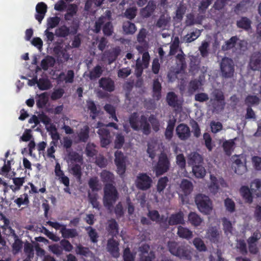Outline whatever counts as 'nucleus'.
I'll return each mask as SVG.
<instances>
[{
  "instance_id": "nucleus-1",
  "label": "nucleus",
  "mask_w": 261,
  "mask_h": 261,
  "mask_svg": "<svg viewBox=\"0 0 261 261\" xmlns=\"http://www.w3.org/2000/svg\"><path fill=\"white\" fill-rule=\"evenodd\" d=\"M149 120L144 115L139 118L137 112H134L129 117V123L131 127L135 130H141L143 134L148 135L151 133V127Z\"/></svg>"
},
{
  "instance_id": "nucleus-2",
  "label": "nucleus",
  "mask_w": 261,
  "mask_h": 261,
  "mask_svg": "<svg viewBox=\"0 0 261 261\" xmlns=\"http://www.w3.org/2000/svg\"><path fill=\"white\" fill-rule=\"evenodd\" d=\"M119 198V193L112 183L105 184L103 188V203L109 211H111L114 204Z\"/></svg>"
},
{
  "instance_id": "nucleus-3",
  "label": "nucleus",
  "mask_w": 261,
  "mask_h": 261,
  "mask_svg": "<svg viewBox=\"0 0 261 261\" xmlns=\"http://www.w3.org/2000/svg\"><path fill=\"white\" fill-rule=\"evenodd\" d=\"M240 191L246 201L249 203H252V195L257 197H261V180L258 179L254 180L251 184L250 189L247 187H243Z\"/></svg>"
},
{
  "instance_id": "nucleus-4",
  "label": "nucleus",
  "mask_w": 261,
  "mask_h": 261,
  "mask_svg": "<svg viewBox=\"0 0 261 261\" xmlns=\"http://www.w3.org/2000/svg\"><path fill=\"white\" fill-rule=\"evenodd\" d=\"M195 202L198 209L206 215L212 211V203L209 197L202 194H198L195 197Z\"/></svg>"
},
{
  "instance_id": "nucleus-5",
  "label": "nucleus",
  "mask_w": 261,
  "mask_h": 261,
  "mask_svg": "<svg viewBox=\"0 0 261 261\" xmlns=\"http://www.w3.org/2000/svg\"><path fill=\"white\" fill-rule=\"evenodd\" d=\"M222 77L228 79L233 76L234 64L233 61L228 57L222 58L220 64Z\"/></svg>"
},
{
  "instance_id": "nucleus-6",
  "label": "nucleus",
  "mask_w": 261,
  "mask_h": 261,
  "mask_svg": "<svg viewBox=\"0 0 261 261\" xmlns=\"http://www.w3.org/2000/svg\"><path fill=\"white\" fill-rule=\"evenodd\" d=\"M114 162L117 167V171L121 176H123L126 171V157L121 151H115Z\"/></svg>"
},
{
  "instance_id": "nucleus-7",
  "label": "nucleus",
  "mask_w": 261,
  "mask_h": 261,
  "mask_svg": "<svg viewBox=\"0 0 261 261\" xmlns=\"http://www.w3.org/2000/svg\"><path fill=\"white\" fill-rule=\"evenodd\" d=\"M152 180L146 173H139L137 177L136 185L141 190L145 191L149 189L152 185Z\"/></svg>"
},
{
  "instance_id": "nucleus-8",
  "label": "nucleus",
  "mask_w": 261,
  "mask_h": 261,
  "mask_svg": "<svg viewBox=\"0 0 261 261\" xmlns=\"http://www.w3.org/2000/svg\"><path fill=\"white\" fill-rule=\"evenodd\" d=\"M119 242L114 238H111L108 239L107 244L108 252L114 258H117L120 256Z\"/></svg>"
},
{
  "instance_id": "nucleus-9",
  "label": "nucleus",
  "mask_w": 261,
  "mask_h": 261,
  "mask_svg": "<svg viewBox=\"0 0 261 261\" xmlns=\"http://www.w3.org/2000/svg\"><path fill=\"white\" fill-rule=\"evenodd\" d=\"M99 87L105 91L112 92L115 90L114 81L109 77H101L98 81Z\"/></svg>"
},
{
  "instance_id": "nucleus-10",
  "label": "nucleus",
  "mask_w": 261,
  "mask_h": 261,
  "mask_svg": "<svg viewBox=\"0 0 261 261\" xmlns=\"http://www.w3.org/2000/svg\"><path fill=\"white\" fill-rule=\"evenodd\" d=\"M176 133L178 137L182 141L188 140L191 135L189 127L184 123H181L176 127Z\"/></svg>"
},
{
  "instance_id": "nucleus-11",
  "label": "nucleus",
  "mask_w": 261,
  "mask_h": 261,
  "mask_svg": "<svg viewBox=\"0 0 261 261\" xmlns=\"http://www.w3.org/2000/svg\"><path fill=\"white\" fill-rule=\"evenodd\" d=\"M97 133L99 136L101 146L106 147L111 143L110 132L107 128H99Z\"/></svg>"
},
{
  "instance_id": "nucleus-12",
  "label": "nucleus",
  "mask_w": 261,
  "mask_h": 261,
  "mask_svg": "<svg viewBox=\"0 0 261 261\" xmlns=\"http://www.w3.org/2000/svg\"><path fill=\"white\" fill-rule=\"evenodd\" d=\"M261 65V53H253L250 58L249 67L253 71L258 70Z\"/></svg>"
},
{
  "instance_id": "nucleus-13",
  "label": "nucleus",
  "mask_w": 261,
  "mask_h": 261,
  "mask_svg": "<svg viewBox=\"0 0 261 261\" xmlns=\"http://www.w3.org/2000/svg\"><path fill=\"white\" fill-rule=\"evenodd\" d=\"M106 230L111 238L117 237L119 234V225L115 219L112 218L108 221Z\"/></svg>"
},
{
  "instance_id": "nucleus-14",
  "label": "nucleus",
  "mask_w": 261,
  "mask_h": 261,
  "mask_svg": "<svg viewBox=\"0 0 261 261\" xmlns=\"http://www.w3.org/2000/svg\"><path fill=\"white\" fill-rule=\"evenodd\" d=\"M47 6L44 2L38 3L36 6L35 18L40 23L47 12Z\"/></svg>"
},
{
  "instance_id": "nucleus-15",
  "label": "nucleus",
  "mask_w": 261,
  "mask_h": 261,
  "mask_svg": "<svg viewBox=\"0 0 261 261\" xmlns=\"http://www.w3.org/2000/svg\"><path fill=\"white\" fill-rule=\"evenodd\" d=\"M156 3L153 1L148 2L147 6L140 11V15L143 18L150 17L156 9Z\"/></svg>"
},
{
  "instance_id": "nucleus-16",
  "label": "nucleus",
  "mask_w": 261,
  "mask_h": 261,
  "mask_svg": "<svg viewBox=\"0 0 261 261\" xmlns=\"http://www.w3.org/2000/svg\"><path fill=\"white\" fill-rule=\"evenodd\" d=\"M166 101L170 107H172L175 110L179 109L181 108L177 96L173 92H170L167 93Z\"/></svg>"
},
{
  "instance_id": "nucleus-17",
  "label": "nucleus",
  "mask_w": 261,
  "mask_h": 261,
  "mask_svg": "<svg viewBox=\"0 0 261 261\" xmlns=\"http://www.w3.org/2000/svg\"><path fill=\"white\" fill-rule=\"evenodd\" d=\"M191 251L184 245L179 246L175 256L180 259L191 260L192 258Z\"/></svg>"
},
{
  "instance_id": "nucleus-18",
  "label": "nucleus",
  "mask_w": 261,
  "mask_h": 261,
  "mask_svg": "<svg viewBox=\"0 0 261 261\" xmlns=\"http://www.w3.org/2000/svg\"><path fill=\"white\" fill-rule=\"evenodd\" d=\"M237 26L240 29H242L246 31L251 29V20L247 17H241L237 21Z\"/></svg>"
},
{
  "instance_id": "nucleus-19",
  "label": "nucleus",
  "mask_w": 261,
  "mask_h": 261,
  "mask_svg": "<svg viewBox=\"0 0 261 261\" xmlns=\"http://www.w3.org/2000/svg\"><path fill=\"white\" fill-rule=\"evenodd\" d=\"M60 232L62 237L65 239L74 238L78 236L79 233L77 230L75 228H67L66 226L61 229Z\"/></svg>"
},
{
  "instance_id": "nucleus-20",
  "label": "nucleus",
  "mask_w": 261,
  "mask_h": 261,
  "mask_svg": "<svg viewBox=\"0 0 261 261\" xmlns=\"http://www.w3.org/2000/svg\"><path fill=\"white\" fill-rule=\"evenodd\" d=\"M13 236L14 242L12 245V248L13 253L16 254L21 251L23 243L16 234L14 233Z\"/></svg>"
},
{
  "instance_id": "nucleus-21",
  "label": "nucleus",
  "mask_w": 261,
  "mask_h": 261,
  "mask_svg": "<svg viewBox=\"0 0 261 261\" xmlns=\"http://www.w3.org/2000/svg\"><path fill=\"white\" fill-rule=\"evenodd\" d=\"M90 128L88 125H84L77 134L79 140L81 142H86L89 138Z\"/></svg>"
},
{
  "instance_id": "nucleus-22",
  "label": "nucleus",
  "mask_w": 261,
  "mask_h": 261,
  "mask_svg": "<svg viewBox=\"0 0 261 261\" xmlns=\"http://www.w3.org/2000/svg\"><path fill=\"white\" fill-rule=\"evenodd\" d=\"M202 84L200 80L194 79L190 82L188 87V92L190 95L193 94L199 88L202 86Z\"/></svg>"
},
{
  "instance_id": "nucleus-23",
  "label": "nucleus",
  "mask_w": 261,
  "mask_h": 261,
  "mask_svg": "<svg viewBox=\"0 0 261 261\" xmlns=\"http://www.w3.org/2000/svg\"><path fill=\"white\" fill-rule=\"evenodd\" d=\"M177 234L180 238L187 240H189L193 237L192 231L181 226H178Z\"/></svg>"
},
{
  "instance_id": "nucleus-24",
  "label": "nucleus",
  "mask_w": 261,
  "mask_h": 261,
  "mask_svg": "<svg viewBox=\"0 0 261 261\" xmlns=\"http://www.w3.org/2000/svg\"><path fill=\"white\" fill-rule=\"evenodd\" d=\"M207 237L213 242H217L220 239V233L216 227H210L207 231Z\"/></svg>"
},
{
  "instance_id": "nucleus-25",
  "label": "nucleus",
  "mask_w": 261,
  "mask_h": 261,
  "mask_svg": "<svg viewBox=\"0 0 261 261\" xmlns=\"http://www.w3.org/2000/svg\"><path fill=\"white\" fill-rule=\"evenodd\" d=\"M183 222L184 214L181 212L172 215L168 220L170 225H177L182 224Z\"/></svg>"
},
{
  "instance_id": "nucleus-26",
  "label": "nucleus",
  "mask_w": 261,
  "mask_h": 261,
  "mask_svg": "<svg viewBox=\"0 0 261 261\" xmlns=\"http://www.w3.org/2000/svg\"><path fill=\"white\" fill-rule=\"evenodd\" d=\"M121 52L119 46L113 48L107 54V57L110 64L114 62L118 58Z\"/></svg>"
},
{
  "instance_id": "nucleus-27",
  "label": "nucleus",
  "mask_w": 261,
  "mask_h": 261,
  "mask_svg": "<svg viewBox=\"0 0 261 261\" xmlns=\"http://www.w3.org/2000/svg\"><path fill=\"white\" fill-rule=\"evenodd\" d=\"M210 102L211 103L213 109V112L219 113L223 111L224 109L225 106V101H217L216 100H214L213 99H211Z\"/></svg>"
},
{
  "instance_id": "nucleus-28",
  "label": "nucleus",
  "mask_w": 261,
  "mask_h": 261,
  "mask_svg": "<svg viewBox=\"0 0 261 261\" xmlns=\"http://www.w3.org/2000/svg\"><path fill=\"white\" fill-rule=\"evenodd\" d=\"M55 59L54 57L47 56L41 61V67L44 71H46L49 67H53L55 65Z\"/></svg>"
},
{
  "instance_id": "nucleus-29",
  "label": "nucleus",
  "mask_w": 261,
  "mask_h": 261,
  "mask_svg": "<svg viewBox=\"0 0 261 261\" xmlns=\"http://www.w3.org/2000/svg\"><path fill=\"white\" fill-rule=\"evenodd\" d=\"M35 83H37L39 89L41 90H46L50 88V82L48 79L41 78L39 80L37 77L33 78Z\"/></svg>"
},
{
  "instance_id": "nucleus-30",
  "label": "nucleus",
  "mask_w": 261,
  "mask_h": 261,
  "mask_svg": "<svg viewBox=\"0 0 261 261\" xmlns=\"http://www.w3.org/2000/svg\"><path fill=\"white\" fill-rule=\"evenodd\" d=\"M65 76V73L63 72H61L58 75V79L59 80L63 81H64L66 83H72L74 81V73L72 70H68L67 72L66 75L62 79V77Z\"/></svg>"
},
{
  "instance_id": "nucleus-31",
  "label": "nucleus",
  "mask_w": 261,
  "mask_h": 261,
  "mask_svg": "<svg viewBox=\"0 0 261 261\" xmlns=\"http://www.w3.org/2000/svg\"><path fill=\"white\" fill-rule=\"evenodd\" d=\"M188 162L189 164H192L193 166L200 165L203 162V159L198 153L193 152L189 154Z\"/></svg>"
},
{
  "instance_id": "nucleus-32",
  "label": "nucleus",
  "mask_w": 261,
  "mask_h": 261,
  "mask_svg": "<svg viewBox=\"0 0 261 261\" xmlns=\"http://www.w3.org/2000/svg\"><path fill=\"white\" fill-rule=\"evenodd\" d=\"M103 69L99 65H97L89 72V77L91 80H94L101 76Z\"/></svg>"
},
{
  "instance_id": "nucleus-33",
  "label": "nucleus",
  "mask_w": 261,
  "mask_h": 261,
  "mask_svg": "<svg viewBox=\"0 0 261 261\" xmlns=\"http://www.w3.org/2000/svg\"><path fill=\"white\" fill-rule=\"evenodd\" d=\"M100 176L101 179V181L106 184L108 183H114V174L110 171L107 170H103L100 174Z\"/></svg>"
},
{
  "instance_id": "nucleus-34",
  "label": "nucleus",
  "mask_w": 261,
  "mask_h": 261,
  "mask_svg": "<svg viewBox=\"0 0 261 261\" xmlns=\"http://www.w3.org/2000/svg\"><path fill=\"white\" fill-rule=\"evenodd\" d=\"M87 107L88 110L90 111V113L91 114L90 116L92 119H95L99 113V111L97 109L95 103L93 100H87Z\"/></svg>"
},
{
  "instance_id": "nucleus-35",
  "label": "nucleus",
  "mask_w": 261,
  "mask_h": 261,
  "mask_svg": "<svg viewBox=\"0 0 261 261\" xmlns=\"http://www.w3.org/2000/svg\"><path fill=\"white\" fill-rule=\"evenodd\" d=\"M176 122L174 118L170 119L168 122V126L165 132V136L167 139L170 140L173 136V131Z\"/></svg>"
},
{
  "instance_id": "nucleus-36",
  "label": "nucleus",
  "mask_w": 261,
  "mask_h": 261,
  "mask_svg": "<svg viewBox=\"0 0 261 261\" xmlns=\"http://www.w3.org/2000/svg\"><path fill=\"white\" fill-rule=\"evenodd\" d=\"M88 184L89 188L93 192H98L101 189L99 180L96 176L90 178L88 180Z\"/></svg>"
},
{
  "instance_id": "nucleus-37",
  "label": "nucleus",
  "mask_w": 261,
  "mask_h": 261,
  "mask_svg": "<svg viewBox=\"0 0 261 261\" xmlns=\"http://www.w3.org/2000/svg\"><path fill=\"white\" fill-rule=\"evenodd\" d=\"M189 221L194 226H199L202 222V219L195 212H191L188 215Z\"/></svg>"
},
{
  "instance_id": "nucleus-38",
  "label": "nucleus",
  "mask_w": 261,
  "mask_h": 261,
  "mask_svg": "<svg viewBox=\"0 0 261 261\" xmlns=\"http://www.w3.org/2000/svg\"><path fill=\"white\" fill-rule=\"evenodd\" d=\"M122 28L126 34H133L137 30L135 24L129 21H126L123 22Z\"/></svg>"
},
{
  "instance_id": "nucleus-39",
  "label": "nucleus",
  "mask_w": 261,
  "mask_h": 261,
  "mask_svg": "<svg viewBox=\"0 0 261 261\" xmlns=\"http://www.w3.org/2000/svg\"><path fill=\"white\" fill-rule=\"evenodd\" d=\"M13 182L14 186L11 185L10 188L13 191L16 192L20 190L21 187L25 182L24 177H14L13 178Z\"/></svg>"
},
{
  "instance_id": "nucleus-40",
  "label": "nucleus",
  "mask_w": 261,
  "mask_h": 261,
  "mask_svg": "<svg viewBox=\"0 0 261 261\" xmlns=\"http://www.w3.org/2000/svg\"><path fill=\"white\" fill-rule=\"evenodd\" d=\"M238 38L237 36H233L229 40L225 41V44L221 47V49L223 51H226L234 47Z\"/></svg>"
},
{
  "instance_id": "nucleus-41",
  "label": "nucleus",
  "mask_w": 261,
  "mask_h": 261,
  "mask_svg": "<svg viewBox=\"0 0 261 261\" xmlns=\"http://www.w3.org/2000/svg\"><path fill=\"white\" fill-rule=\"evenodd\" d=\"M154 171L157 176L163 174V151L160 154L159 161L154 168Z\"/></svg>"
},
{
  "instance_id": "nucleus-42",
  "label": "nucleus",
  "mask_w": 261,
  "mask_h": 261,
  "mask_svg": "<svg viewBox=\"0 0 261 261\" xmlns=\"http://www.w3.org/2000/svg\"><path fill=\"white\" fill-rule=\"evenodd\" d=\"M176 62L178 65L180 66V70H184L187 67L185 60V55L180 49L179 53L176 56Z\"/></svg>"
},
{
  "instance_id": "nucleus-43",
  "label": "nucleus",
  "mask_w": 261,
  "mask_h": 261,
  "mask_svg": "<svg viewBox=\"0 0 261 261\" xmlns=\"http://www.w3.org/2000/svg\"><path fill=\"white\" fill-rule=\"evenodd\" d=\"M161 84L158 80H154L153 83V97L156 100L161 97Z\"/></svg>"
},
{
  "instance_id": "nucleus-44",
  "label": "nucleus",
  "mask_w": 261,
  "mask_h": 261,
  "mask_svg": "<svg viewBox=\"0 0 261 261\" xmlns=\"http://www.w3.org/2000/svg\"><path fill=\"white\" fill-rule=\"evenodd\" d=\"M24 252L29 259H31L34 257V250L33 245L27 241L24 243Z\"/></svg>"
},
{
  "instance_id": "nucleus-45",
  "label": "nucleus",
  "mask_w": 261,
  "mask_h": 261,
  "mask_svg": "<svg viewBox=\"0 0 261 261\" xmlns=\"http://www.w3.org/2000/svg\"><path fill=\"white\" fill-rule=\"evenodd\" d=\"M57 36L59 37H66L70 34V30L68 27L63 25L57 29L55 31Z\"/></svg>"
},
{
  "instance_id": "nucleus-46",
  "label": "nucleus",
  "mask_w": 261,
  "mask_h": 261,
  "mask_svg": "<svg viewBox=\"0 0 261 261\" xmlns=\"http://www.w3.org/2000/svg\"><path fill=\"white\" fill-rule=\"evenodd\" d=\"M193 243L199 251H205L207 250L206 245L203 240L199 238H195L193 240Z\"/></svg>"
},
{
  "instance_id": "nucleus-47",
  "label": "nucleus",
  "mask_w": 261,
  "mask_h": 261,
  "mask_svg": "<svg viewBox=\"0 0 261 261\" xmlns=\"http://www.w3.org/2000/svg\"><path fill=\"white\" fill-rule=\"evenodd\" d=\"M29 202V196L27 193L21 195L19 197L14 201V202L17 204L18 207H20L22 205H28Z\"/></svg>"
},
{
  "instance_id": "nucleus-48",
  "label": "nucleus",
  "mask_w": 261,
  "mask_h": 261,
  "mask_svg": "<svg viewBox=\"0 0 261 261\" xmlns=\"http://www.w3.org/2000/svg\"><path fill=\"white\" fill-rule=\"evenodd\" d=\"M193 173L198 178H202L205 175V170L203 167L200 165H196L193 167Z\"/></svg>"
},
{
  "instance_id": "nucleus-49",
  "label": "nucleus",
  "mask_w": 261,
  "mask_h": 261,
  "mask_svg": "<svg viewBox=\"0 0 261 261\" xmlns=\"http://www.w3.org/2000/svg\"><path fill=\"white\" fill-rule=\"evenodd\" d=\"M48 101L47 93L44 92L39 95V98L36 101V105L38 108H44Z\"/></svg>"
},
{
  "instance_id": "nucleus-50",
  "label": "nucleus",
  "mask_w": 261,
  "mask_h": 261,
  "mask_svg": "<svg viewBox=\"0 0 261 261\" xmlns=\"http://www.w3.org/2000/svg\"><path fill=\"white\" fill-rule=\"evenodd\" d=\"M180 188L186 194H188L192 191L193 185L188 180L183 179L180 184Z\"/></svg>"
},
{
  "instance_id": "nucleus-51",
  "label": "nucleus",
  "mask_w": 261,
  "mask_h": 261,
  "mask_svg": "<svg viewBox=\"0 0 261 261\" xmlns=\"http://www.w3.org/2000/svg\"><path fill=\"white\" fill-rule=\"evenodd\" d=\"M77 7L75 4H69L67 7V13L65 15V18L66 20H69L70 18H68V16L72 17H73L77 12Z\"/></svg>"
},
{
  "instance_id": "nucleus-52",
  "label": "nucleus",
  "mask_w": 261,
  "mask_h": 261,
  "mask_svg": "<svg viewBox=\"0 0 261 261\" xmlns=\"http://www.w3.org/2000/svg\"><path fill=\"white\" fill-rule=\"evenodd\" d=\"M234 142L232 140L225 141L223 144V147L226 154L230 155L234 149Z\"/></svg>"
},
{
  "instance_id": "nucleus-53",
  "label": "nucleus",
  "mask_w": 261,
  "mask_h": 261,
  "mask_svg": "<svg viewBox=\"0 0 261 261\" xmlns=\"http://www.w3.org/2000/svg\"><path fill=\"white\" fill-rule=\"evenodd\" d=\"M211 184L209 186V189L211 192L214 194L217 193L219 189V182L217 178L214 175H211Z\"/></svg>"
},
{
  "instance_id": "nucleus-54",
  "label": "nucleus",
  "mask_w": 261,
  "mask_h": 261,
  "mask_svg": "<svg viewBox=\"0 0 261 261\" xmlns=\"http://www.w3.org/2000/svg\"><path fill=\"white\" fill-rule=\"evenodd\" d=\"M105 110L110 115V118H112L115 121L118 122V119L116 115V110L111 104H106L104 106Z\"/></svg>"
},
{
  "instance_id": "nucleus-55",
  "label": "nucleus",
  "mask_w": 261,
  "mask_h": 261,
  "mask_svg": "<svg viewBox=\"0 0 261 261\" xmlns=\"http://www.w3.org/2000/svg\"><path fill=\"white\" fill-rule=\"evenodd\" d=\"M88 197L89 202L92 204L93 208L99 210V203L97 201L98 196L97 194H91L88 193Z\"/></svg>"
},
{
  "instance_id": "nucleus-56",
  "label": "nucleus",
  "mask_w": 261,
  "mask_h": 261,
  "mask_svg": "<svg viewBox=\"0 0 261 261\" xmlns=\"http://www.w3.org/2000/svg\"><path fill=\"white\" fill-rule=\"evenodd\" d=\"M71 172L72 174L78 179H81L82 172L81 165L75 164L71 167Z\"/></svg>"
},
{
  "instance_id": "nucleus-57",
  "label": "nucleus",
  "mask_w": 261,
  "mask_h": 261,
  "mask_svg": "<svg viewBox=\"0 0 261 261\" xmlns=\"http://www.w3.org/2000/svg\"><path fill=\"white\" fill-rule=\"evenodd\" d=\"M200 35V31L197 30L195 32H193L190 34L186 35L184 38V40L186 42L190 43L196 39Z\"/></svg>"
},
{
  "instance_id": "nucleus-58",
  "label": "nucleus",
  "mask_w": 261,
  "mask_h": 261,
  "mask_svg": "<svg viewBox=\"0 0 261 261\" xmlns=\"http://www.w3.org/2000/svg\"><path fill=\"white\" fill-rule=\"evenodd\" d=\"M124 136L121 133L117 134L114 142L115 148L117 149L121 148L124 143Z\"/></svg>"
},
{
  "instance_id": "nucleus-59",
  "label": "nucleus",
  "mask_w": 261,
  "mask_h": 261,
  "mask_svg": "<svg viewBox=\"0 0 261 261\" xmlns=\"http://www.w3.org/2000/svg\"><path fill=\"white\" fill-rule=\"evenodd\" d=\"M245 104L249 107L254 105H258L259 102V99L255 95H248L245 100Z\"/></svg>"
},
{
  "instance_id": "nucleus-60",
  "label": "nucleus",
  "mask_w": 261,
  "mask_h": 261,
  "mask_svg": "<svg viewBox=\"0 0 261 261\" xmlns=\"http://www.w3.org/2000/svg\"><path fill=\"white\" fill-rule=\"evenodd\" d=\"M137 9L136 7H130L126 9L124 12V16L127 19L132 20L137 15Z\"/></svg>"
},
{
  "instance_id": "nucleus-61",
  "label": "nucleus",
  "mask_w": 261,
  "mask_h": 261,
  "mask_svg": "<svg viewBox=\"0 0 261 261\" xmlns=\"http://www.w3.org/2000/svg\"><path fill=\"white\" fill-rule=\"evenodd\" d=\"M60 21V18L58 16L49 17L47 20V25L48 29H53L57 27Z\"/></svg>"
},
{
  "instance_id": "nucleus-62",
  "label": "nucleus",
  "mask_w": 261,
  "mask_h": 261,
  "mask_svg": "<svg viewBox=\"0 0 261 261\" xmlns=\"http://www.w3.org/2000/svg\"><path fill=\"white\" fill-rule=\"evenodd\" d=\"M223 225L225 233L228 235L232 234V226L230 221H228L226 218L222 219Z\"/></svg>"
},
{
  "instance_id": "nucleus-63",
  "label": "nucleus",
  "mask_w": 261,
  "mask_h": 261,
  "mask_svg": "<svg viewBox=\"0 0 261 261\" xmlns=\"http://www.w3.org/2000/svg\"><path fill=\"white\" fill-rule=\"evenodd\" d=\"M247 3L246 2L242 1L240 2L235 7L234 11L237 14H240V13L245 12L247 9Z\"/></svg>"
},
{
  "instance_id": "nucleus-64",
  "label": "nucleus",
  "mask_w": 261,
  "mask_h": 261,
  "mask_svg": "<svg viewBox=\"0 0 261 261\" xmlns=\"http://www.w3.org/2000/svg\"><path fill=\"white\" fill-rule=\"evenodd\" d=\"M75 252L77 254L87 256L89 255L90 251L89 248L84 247L81 244H79L76 246Z\"/></svg>"
}]
</instances>
